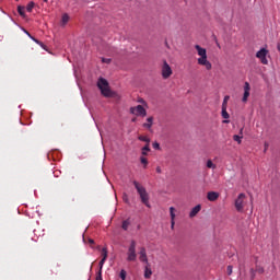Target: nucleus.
<instances>
[{
  "label": "nucleus",
  "mask_w": 280,
  "mask_h": 280,
  "mask_svg": "<svg viewBox=\"0 0 280 280\" xmlns=\"http://www.w3.org/2000/svg\"><path fill=\"white\" fill-rule=\"evenodd\" d=\"M195 49L197 50L198 56H200V58L197 59L198 65L206 67L207 71H211L212 66L207 59V49L202 48L200 45H196Z\"/></svg>",
  "instance_id": "obj_1"
},
{
  "label": "nucleus",
  "mask_w": 280,
  "mask_h": 280,
  "mask_svg": "<svg viewBox=\"0 0 280 280\" xmlns=\"http://www.w3.org/2000/svg\"><path fill=\"white\" fill-rule=\"evenodd\" d=\"M133 186L140 196L141 202L144 203L145 207L150 208V196L148 195L145 187L141 186L137 180H133Z\"/></svg>",
  "instance_id": "obj_2"
},
{
  "label": "nucleus",
  "mask_w": 280,
  "mask_h": 280,
  "mask_svg": "<svg viewBox=\"0 0 280 280\" xmlns=\"http://www.w3.org/2000/svg\"><path fill=\"white\" fill-rule=\"evenodd\" d=\"M97 88L104 97H113V91H110V86L108 85V81L106 79L100 78L97 81Z\"/></svg>",
  "instance_id": "obj_3"
},
{
  "label": "nucleus",
  "mask_w": 280,
  "mask_h": 280,
  "mask_svg": "<svg viewBox=\"0 0 280 280\" xmlns=\"http://www.w3.org/2000/svg\"><path fill=\"white\" fill-rule=\"evenodd\" d=\"M127 261H137V241L132 240L127 250Z\"/></svg>",
  "instance_id": "obj_4"
},
{
  "label": "nucleus",
  "mask_w": 280,
  "mask_h": 280,
  "mask_svg": "<svg viewBox=\"0 0 280 280\" xmlns=\"http://www.w3.org/2000/svg\"><path fill=\"white\" fill-rule=\"evenodd\" d=\"M244 198H246V195L242 192L238 195V197L235 200V209L238 212L244 211Z\"/></svg>",
  "instance_id": "obj_5"
},
{
  "label": "nucleus",
  "mask_w": 280,
  "mask_h": 280,
  "mask_svg": "<svg viewBox=\"0 0 280 280\" xmlns=\"http://www.w3.org/2000/svg\"><path fill=\"white\" fill-rule=\"evenodd\" d=\"M268 56V49L261 48L256 52V58L260 60L262 65H268V59L266 58Z\"/></svg>",
  "instance_id": "obj_6"
},
{
  "label": "nucleus",
  "mask_w": 280,
  "mask_h": 280,
  "mask_svg": "<svg viewBox=\"0 0 280 280\" xmlns=\"http://www.w3.org/2000/svg\"><path fill=\"white\" fill-rule=\"evenodd\" d=\"M172 73V67H170V63H167V61H164L162 66V78L164 80H167V78H170Z\"/></svg>",
  "instance_id": "obj_7"
},
{
  "label": "nucleus",
  "mask_w": 280,
  "mask_h": 280,
  "mask_svg": "<svg viewBox=\"0 0 280 280\" xmlns=\"http://www.w3.org/2000/svg\"><path fill=\"white\" fill-rule=\"evenodd\" d=\"M130 113L132 115H140L142 117H145V115H148V112H145V108L142 107V105H137L136 107H131Z\"/></svg>",
  "instance_id": "obj_8"
},
{
  "label": "nucleus",
  "mask_w": 280,
  "mask_h": 280,
  "mask_svg": "<svg viewBox=\"0 0 280 280\" xmlns=\"http://www.w3.org/2000/svg\"><path fill=\"white\" fill-rule=\"evenodd\" d=\"M248 97H250V83L245 82L242 102H248Z\"/></svg>",
  "instance_id": "obj_9"
},
{
  "label": "nucleus",
  "mask_w": 280,
  "mask_h": 280,
  "mask_svg": "<svg viewBox=\"0 0 280 280\" xmlns=\"http://www.w3.org/2000/svg\"><path fill=\"white\" fill-rule=\"evenodd\" d=\"M139 259L142 264H148V253L145 252V247L140 248Z\"/></svg>",
  "instance_id": "obj_10"
},
{
  "label": "nucleus",
  "mask_w": 280,
  "mask_h": 280,
  "mask_svg": "<svg viewBox=\"0 0 280 280\" xmlns=\"http://www.w3.org/2000/svg\"><path fill=\"white\" fill-rule=\"evenodd\" d=\"M207 198L210 202H215V200H218L220 198V194L215 192V191H209L207 194Z\"/></svg>",
  "instance_id": "obj_11"
},
{
  "label": "nucleus",
  "mask_w": 280,
  "mask_h": 280,
  "mask_svg": "<svg viewBox=\"0 0 280 280\" xmlns=\"http://www.w3.org/2000/svg\"><path fill=\"white\" fill-rule=\"evenodd\" d=\"M201 209L202 207L200 205H197L196 207H194L189 213V218H196L197 213H200Z\"/></svg>",
  "instance_id": "obj_12"
},
{
  "label": "nucleus",
  "mask_w": 280,
  "mask_h": 280,
  "mask_svg": "<svg viewBox=\"0 0 280 280\" xmlns=\"http://www.w3.org/2000/svg\"><path fill=\"white\" fill-rule=\"evenodd\" d=\"M154 124V117H149L147 118V122H144L142 126L143 128H148V130H150V128H152V125Z\"/></svg>",
  "instance_id": "obj_13"
},
{
  "label": "nucleus",
  "mask_w": 280,
  "mask_h": 280,
  "mask_svg": "<svg viewBox=\"0 0 280 280\" xmlns=\"http://www.w3.org/2000/svg\"><path fill=\"white\" fill-rule=\"evenodd\" d=\"M243 132H244V128H242V129L240 130V135H241V136H238V135H234V136H233V140L236 141L238 144L242 143V139H244V136H242Z\"/></svg>",
  "instance_id": "obj_14"
},
{
  "label": "nucleus",
  "mask_w": 280,
  "mask_h": 280,
  "mask_svg": "<svg viewBox=\"0 0 280 280\" xmlns=\"http://www.w3.org/2000/svg\"><path fill=\"white\" fill-rule=\"evenodd\" d=\"M152 277V269L150 267L144 268V279H150Z\"/></svg>",
  "instance_id": "obj_15"
},
{
  "label": "nucleus",
  "mask_w": 280,
  "mask_h": 280,
  "mask_svg": "<svg viewBox=\"0 0 280 280\" xmlns=\"http://www.w3.org/2000/svg\"><path fill=\"white\" fill-rule=\"evenodd\" d=\"M25 34H26L27 36H30V38H32V40H34V43H36L37 45H40L42 47H44L43 43H42L40 40L36 39L35 37H33V36L30 34V32L25 31Z\"/></svg>",
  "instance_id": "obj_16"
},
{
  "label": "nucleus",
  "mask_w": 280,
  "mask_h": 280,
  "mask_svg": "<svg viewBox=\"0 0 280 280\" xmlns=\"http://www.w3.org/2000/svg\"><path fill=\"white\" fill-rule=\"evenodd\" d=\"M18 12L20 14V16H22L23 19H25V7H18Z\"/></svg>",
  "instance_id": "obj_17"
},
{
  "label": "nucleus",
  "mask_w": 280,
  "mask_h": 280,
  "mask_svg": "<svg viewBox=\"0 0 280 280\" xmlns=\"http://www.w3.org/2000/svg\"><path fill=\"white\" fill-rule=\"evenodd\" d=\"M221 115L223 119H229L231 117V115H229V112H226V107H222Z\"/></svg>",
  "instance_id": "obj_18"
},
{
  "label": "nucleus",
  "mask_w": 280,
  "mask_h": 280,
  "mask_svg": "<svg viewBox=\"0 0 280 280\" xmlns=\"http://www.w3.org/2000/svg\"><path fill=\"white\" fill-rule=\"evenodd\" d=\"M150 152V144H145L142 148V156H148V153Z\"/></svg>",
  "instance_id": "obj_19"
},
{
  "label": "nucleus",
  "mask_w": 280,
  "mask_h": 280,
  "mask_svg": "<svg viewBox=\"0 0 280 280\" xmlns=\"http://www.w3.org/2000/svg\"><path fill=\"white\" fill-rule=\"evenodd\" d=\"M101 255H102V259H105V260L108 259V249L106 247H104L102 249Z\"/></svg>",
  "instance_id": "obj_20"
},
{
  "label": "nucleus",
  "mask_w": 280,
  "mask_h": 280,
  "mask_svg": "<svg viewBox=\"0 0 280 280\" xmlns=\"http://www.w3.org/2000/svg\"><path fill=\"white\" fill-rule=\"evenodd\" d=\"M138 139L139 141H143L144 143L150 145V138H148L147 136H139Z\"/></svg>",
  "instance_id": "obj_21"
},
{
  "label": "nucleus",
  "mask_w": 280,
  "mask_h": 280,
  "mask_svg": "<svg viewBox=\"0 0 280 280\" xmlns=\"http://www.w3.org/2000/svg\"><path fill=\"white\" fill-rule=\"evenodd\" d=\"M176 209L174 207L170 208V214H171V220H176Z\"/></svg>",
  "instance_id": "obj_22"
},
{
  "label": "nucleus",
  "mask_w": 280,
  "mask_h": 280,
  "mask_svg": "<svg viewBox=\"0 0 280 280\" xmlns=\"http://www.w3.org/2000/svg\"><path fill=\"white\" fill-rule=\"evenodd\" d=\"M34 5H36L34 3V1H31L27 5H26V12H32L34 10Z\"/></svg>",
  "instance_id": "obj_23"
},
{
  "label": "nucleus",
  "mask_w": 280,
  "mask_h": 280,
  "mask_svg": "<svg viewBox=\"0 0 280 280\" xmlns=\"http://www.w3.org/2000/svg\"><path fill=\"white\" fill-rule=\"evenodd\" d=\"M128 226H130V221H129V220L122 221L121 229H122L124 231H127Z\"/></svg>",
  "instance_id": "obj_24"
},
{
  "label": "nucleus",
  "mask_w": 280,
  "mask_h": 280,
  "mask_svg": "<svg viewBox=\"0 0 280 280\" xmlns=\"http://www.w3.org/2000/svg\"><path fill=\"white\" fill-rule=\"evenodd\" d=\"M207 167H208L209 170H215V164H213V161L208 160V161H207Z\"/></svg>",
  "instance_id": "obj_25"
},
{
  "label": "nucleus",
  "mask_w": 280,
  "mask_h": 280,
  "mask_svg": "<svg viewBox=\"0 0 280 280\" xmlns=\"http://www.w3.org/2000/svg\"><path fill=\"white\" fill-rule=\"evenodd\" d=\"M229 100H231V96H224L222 108H226V105L229 104Z\"/></svg>",
  "instance_id": "obj_26"
},
{
  "label": "nucleus",
  "mask_w": 280,
  "mask_h": 280,
  "mask_svg": "<svg viewBox=\"0 0 280 280\" xmlns=\"http://www.w3.org/2000/svg\"><path fill=\"white\" fill-rule=\"evenodd\" d=\"M140 163H142V165H144V167H148V159L145 156L140 158Z\"/></svg>",
  "instance_id": "obj_27"
},
{
  "label": "nucleus",
  "mask_w": 280,
  "mask_h": 280,
  "mask_svg": "<svg viewBox=\"0 0 280 280\" xmlns=\"http://www.w3.org/2000/svg\"><path fill=\"white\" fill-rule=\"evenodd\" d=\"M62 23H63V25H67V23H69V15L68 14L62 15Z\"/></svg>",
  "instance_id": "obj_28"
},
{
  "label": "nucleus",
  "mask_w": 280,
  "mask_h": 280,
  "mask_svg": "<svg viewBox=\"0 0 280 280\" xmlns=\"http://www.w3.org/2000/svg\"><path fill=\"white\" fill-rule=\"evenodd\" d=\"M126 275H127V273H126V270L121 269V270H120V275H119L120 279H121V280H126Z\"/></svg>",
  "instance_id": "obj_29"
},
{
  "label": "nucleus",
  "mask_w": 280,
  "mask_h": 280,
  "mask_svg": "<svg viewBox=\"0 0 280 280\" xmlns=\"http://www.w3.org/2000/svg\"><path fill=\"white\" fill-rule=\"evenodd\" d=\"M104 264H106V260L102 258L100 264H98V266H100L98 270H101V272H102V269L104 268Z\"/></svg>",
  "instance_id": "obj_30"
},
{
  "label": "nucleus",
  "mask_w": 280,
  "mask_h": 280,
  "mask_svg": "<svg viewBox=\"0 0 280 280\" xmlns=\"http://www.w3.org/2000/svg\"><path fill=\"white\" fill-rule=\"evenodd\" d=\"M95 280H104L102 278V270H98L97 273H96V279Z\"/></svg>",
  "instance_id": "obj_31"
},
{
  "label": "nucleus",
  "mask_w": 280,
  "mask_h": 280,
  "mask_svg": "<svg viewBox=\"0 0 280 280\" xmlns=\"http://www.w3.org/2000/svg\"><path fill=\"white\" fill-rule=\"evenodd\" d=\"M228 275L231 276L233 275V266H228Z\"/></svg>",
  "instance_id": "obj_32"
},
{
  "label": "nucleus",
  "mask_w": 280,
  "mask_h": 280,
  "mask_svg": "<svg viewBox=\"0 0 280 280\" xmlns=\"http://www.w3.org/2000/svg\"><path fill=\"white\" fill-rule=\"evenodd\" d=\"M153 148L154 150H161V144H159V142H154Z\"/></svg>",
  "instance_id": "obj_33"
},
{
  "label": "nucleus",
  "mask_w": 280,
  "mask_h": 280,
  "mask_svg": "<svg viewBox=\"0 0 280 280\" xmlns=\"http://www.w3.org/2000/svg\"><path fill=\"white\" fill-rule=\"evenodd\" d=\"M122 200L128 205V202H129L128 195H124Z\"/></svg>",
  "instance_id": "obj_34"
},
{
  "label": "nucleus",
  "mask_w": 280,
  "mask_h": 280,
  "mask_svg": "<svg viewBox=\"0 0 280 280\" xmlns=\"http://www.w3.org/2000/svg\"><path fill=\"white\" fill-rule=\"evenodd\" d=\"M256 270H257V272H259L260 275H264V268L259 267V268H257Z\"/></svg>",
  "instance_id": "obj_35"
},
{
  "label": "nucleus",
  "mask_w": 280,
  "mask_h": 280,
  "mask_svg": "<svg viewBox=\"0 0 280 280\" xmlns=\"http://www.w3.org/2000/svg\"><path fill=\"white\" fill-rule=\"evenodd\" d=\"M176 224V222L174 220H171V229L174 230V225Z\"/></svg>",
  "instance_id": "obj_36"
},
{
  "label": "nucleus",
  "mask_w": 280,
  "mask_h": 280,
  "mask_svg": "<svg viewBox=\"0 0 280 280\" xmlns=\"http://www.w3.org/2000/svg\"><path fill=\"white\" fill-rule=\"evenodd\" d=\"M155 170H156V173H158V174H161V173L163 172V171L161 170V166H158Z\"/></svg>",
  "instance_id": "obj_37"
},
{
  "label": "nucleus",
  "mask_w": 280,
  "mask_h": 280,
  "mask_svg": "<svg viewBox=\"0 0 280 280\" xmlns=\"http://www.w3.org/2000/svg\"><path fill=\"white\" fill-rule=\"evenodd\" d=\"M102 61L108 65L110 62V59L103 58Z\"/></svg>",
  "instance_id": "obj_38"
},
{
  "label": "nucleus",
  "mask_w": 280,
  "mask_h": 280,
  "mask_svg": "<svg viewBox=\"0 0 280 280\" xmlns=\"http://www.w3.org/2000/svg\"><path fill=\"white\" fill-rule=\"evenodd\" d=\"M89 244L93 245L95 244V241L93 238H89Z\"/></svg>",
  "instance_id": "obj_39"
},
{
  "label": "nucleus",
  "mask_w": 280,
  "mask_h": 280,
  "mask_svg": "<svg viewBox=\"0 0 280 280\" xmlns=\"http://www.w3.org/2000/svg\"><path fill=\"white\" fill-rule=\"evenodd\" d=\"M250 272H252V279H254L255 278V270L250 269Z\"/></svg>",
  "instance_id": "obj_40"
},
{
  "label": "nucleus",
  "mask_w": 280,
  "mask_h": 280,
  "mask_svg": "<svg viewBox=\"0 0 280 280\" xmlns=\"http://www.w3.org/2000/svg\"><path fill=\"white\" fill-rule=\"evenodd\" d=\"M223 124H229V120H223Z\"/></svg>",
  "instance_id": "obj_41"
},
{
  "label": "nucleus",
  "mask_w": 280,
  "mask_h": 280,
  "mask_svg": "<svg viewBox=\"0 0 280 280\" xmlns=\"http://www.w3.org/2000/svg\"><path fill=\"white\" fill-rule=\"evenodd\" d=\"M265 148H268V143H265Z\"/></svg>",
  "instance_id": "obj_42"
},
{
  "label": "nucleus",
  "mask_w": 280,
  "mask_h": 280,
  "mask_svg": "<svg viewBox=\"0 0 280 280\" xmlns=\"http://www.w3.org/2000/svg\"><path fill=\"white\" fill-rule=\"evenodd\" d=\"M278 50L280 51V45H278Z\"/></svg>",
  "instance_id": "obj_43"
},
{
  "label": "nucleus",
  "mask_w": 280,
  "mask_h": 280,
  "mask_svg": "<svg viewBox=\"0 0 280 280\" xmlns=\"http://www.w3.org/2000/svg\"><path fill=\"white\" fill-rule=\"evenodd\" d=\"M218 45V47H220V44H217Z\"/></svg>",
  "instance_id": "obj_44"
}]
</instances>
